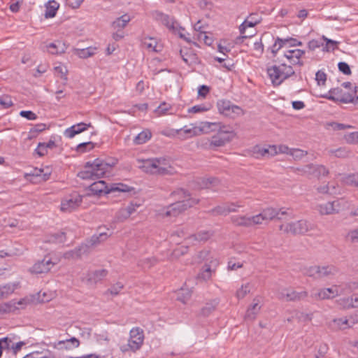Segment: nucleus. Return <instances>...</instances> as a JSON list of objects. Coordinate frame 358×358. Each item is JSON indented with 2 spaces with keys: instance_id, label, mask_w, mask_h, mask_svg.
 <instances>
[{
  "instance_id": "nucleus-14",
  "label": "nucleus",
  "mask_w": 358,
  "mask_h": 358,
  "mask_svg": "<svg viewBox=\"0 0 358 358\" xmlns=\"http://www.w3.org/2000/svg\"><path fill=\"white\" fill-rule=\"evenodd\" d=\"M304 173L312 175L316 177L321 176H326L329 174V170L323 165L310 164L304 166L302 169Z\"/></svg>"
},
{
  "instance_id": "nucleus-15",
  "label": "nucleus",
  "mask_w": 358,
  "mask_h": 358,
  "mask_svg": "<svg viewBox=\"0 0 358 358\" xmlns=\"http://www.w3.org/2000/svg\"><path fill=\"white\" fill-rule=\"evenodd\" d=\"M262 213L265 221L272 220L275 218L282 220L283 215H288L287 211L284 208L276 209L271 207L263 209Z\"/></svg>"
},
{
  "instance_id": "nucleus-24",
  "label": "nucleus",
  "mask_w": 358,
  "mask_h": 358,
  "mask_svg": "<svg viewBox=\"0 0 358 358\" xmlns=\"http://www.w3.org/2000/svg\"><path fill=\"white\" fill-rule=\"evenodd\" d=\"M26 303L24 300H20L17 302L10 301L0 306V311L3 312H13L17 309L22 308L23 305Z\"/></svg>"
},
{
  "instance_id": "nucleus-58",
  "label": "nucleus",
  "mask_w": 358,
  "mask_h": 358,
  "mask_svg": "<svg viewBox=\"0 0 358 358\" xmlns=\"http://www.w3.org/2000/svg\"><path fill=\"white\" fill-rule=\"evenodd\" d=\"M323 40L326 41L325 46L323 47V50L329 51L330 50H334L336 48V45L338 44L337 41L328 39L323 36Z\"/></svg>"
},
{
  "instance_id": "nucleus-28",
  "label": "nucleus",
  "mask_w": 358,
  "mask_h": 358,
  "mask_svg": "<svg viewBox=\"0 0 358 358\" xmlns=\"http://www.w3.org/2000/svg\"><path fill=\"white\" fill-rule=\"evenodd\" d=\"M331 203L334 208V214L348 209L350 206V203L344 198L336 199L334 201H331Z\"/></svg>"
},
{
  "instance_id": "nucleus-61",
  "label": "nucleus",
  "mask_w": 358,
  "mask_h": 358,
  "mask_svg": "<svg viewBox=\"0 0 358 358\" xmlns=\"http://www.w3.org/2000/svg\"><path fill=\"white\" fill-rule=\"evenodd\" d=\"M315 80L319 85H324L327 80V75L324 71H318L315 74Z\"/></svg>"
},
{
  "instance_id": "nucleus-43",
  "label": "nucleus",
  "mask_w": 358,
  "mask_h": 358,
  "mask_svg": "<svg viewBox=\"0 0 358 358\" xmlns=\"http://www.w3.org/2000/svg\"><path fill=\"white\" fill-rule=\"evenodd\" d=\"M251 285L249 282L242 285L241 287L236 291V297L238 299H243L248 294L250 293Z\"/></svg>"
},
{
  "instance_id": "nucleus-17",
  "label": "nucleus",
  "mask_w": 358,
  "mask_h": 358,
  "mask_svg": "<svg viewBox=\"0 0 358 358\" xmlns=\"http://www.w3.org/2000/svg\"><path fill=\"white\" fill-rule=\"evenodd\" d=\"M142 46L148 51L159 52L162 50V45L157 42V38L144 36L141 40Z\"/></svg>"
},
{
  "instance_id": "nucleus-9",
  "label": "nucleus",
  "mask_w": 358,
  "mask_h": 358,
  "mask_svg": "<svg viewBox=\"0 0 358 358\" xmlns=\"http://www.w3.org/2000/svg\"><path fill=\"white\" fill-rule=\"evenodd\" d=\"M217 107L220 114L230 118H235L243 114L241 107L233 104L229 100H219L217 103Z\"/></svg>"
},
{
  "instance_id": "nucleus-4",
  "label": "nucleus",
  "mask_w": 358,
  "mask_h": 358,
  "mask_svg": "<svg viewBox=\"0 0 358 358\" xmlns=\"http://www.w3.org/2000/svg\"><path fill=\"white\" fill-rule=\"evenodd\" d=\"M89 189L95 195L104 193L106 194H115V196H120V194H130L131 192L135 193V189L126 184L119 182L107 185L103 180H98L93 182L89 187Z\"/></svg>"
},
{
  "instance_id": "nucleus-30",
  "label": "nucleus",
  "mask_w": 358,
  "mask_h": 358,
  "mask_svg": "<svg viewBox=\"0 0 358 358\" xmlns=\"http://www.w3.org/2000/svg\"><path fill=\"white\" fill-rule=\"evenodd\" d=\"M234 206H236L234 203L217 206L213 208L210 210V212L213 215H227L230 212L236 210L235 208H234Z\"/></svg>"
},
{
  "instance_id": "nucleus-23",
  "label": "nucleus",
  "mask_w": 358,
  "mask_h": 358,
  "mask_svg": "<svg viewBox=\"0 0 358 358\" xmlns=\"http://www.w3.org/2000/svg\"><path fill=\"white\" fill-rule=\"evenodd\" d=\"M108 274L106 269L90 271L87 274V280L91 284H96L101 281Z\"/></svg>"
},
{
  "instance_id": "nucleus-50",
  "label": "nucleus",
  "mask_w": 358,
  "mask_h": 358,
  "mask_svg": "<svg viewBox=\"0 0 358 358\" xmlns=\"http://www.w3.org/2000/svg\"><path fill=\"white\" fill-rule=\"evenodd\" d=\"M345 184L352 186H358V177L355 174L348 175L343 178Z\"/></svg>"
},
{
  "instance_id": "nucleus-29",
  "label": "nucleus",
  "mask_w": 358,
  "mask_h": 358,
  "mask_svg": "<svg viewBox=\"0 0 358 358\" xmlns=\"http://www.w3.org/2000/svg\"><path fill=\"white\" fill-rule=\"evenodd\" d=\"M131 20L130 17L125 14L122 15L121 17L117 18L112 23V27L113 29L120 31H122L127 24V23Z\"/></svg>"
},
{
  "instance_id": "nucleus-38",
  "label": "nucleus",
  "mask_w": 358,
  "mask_h": 358,
  "mask_svg": "<svg viewBox=\"0 0 358 358\" xmlns=\"http://www.w3.org/2000/svg\"><path fill=\"white\" fill-rule=\"evenodd\" d=\"M108 238V234L106 233H100L99 235L94 234L93 235L90 240H87L85 244L89 245V248L91 246L95 245L105 240Z\"/></svg>"
},
{
  "instance_id": "nucleus-49",
  "label": "nucleus",
  "mask_w": 358,
  "mask_h": 358,
  "mask_svg": "<svg viewBox=\"0 0 358 358\" xmlns=\"http://www.w3.org/2000/svg\"><path fill=\"white\" fill-rule=\"evenodd\" d=\"M54 70H55V73L59 75L62 79L64 80L65 81H66L68 80V78H67L68 70L65 66L61 65V64L59 66H56L54 67Z\"/></svg>"
},
{
  "instance_id": "nucleus-51",
  "label": "nucleus",
  "mask_w": 358,
  "mask_h": 358,
  "mask_svg": "<svg viewBox=\"0 0 358 358\" xmlns=\"http://www.w3.org/2000/svg\"><path fill=\"white\" fill-rule=\"evenodd\" d=\"M190 297L191 292L189 290L182 289L178 294L177 299L183 303H186Z\"/></svg>"
},
{
  "instance_id": "nucleus-47",
  "label": "nucleus",
  "mask_w": 358,
  "mask_h": 358,
  "mask_svg": "<svg viewBox=\"0 0 358 358\" xmlns=\"http://www.w3.org/2000/svg\"><path fill=\"white\" fill-rule=\"evenodd\" d=\"M15 289L14 285H6L0 287V299L7 297Z\"/></svg>"
},
{
  "instance_id": "nucleus-60",
  "label": "nucleus",
  "mask_w": 358,
  "mask_h": 358,
  "mask_svg": "<svg viewBox=\"0 0 358 358\" xmlns=\"http://www.w3.org/2000/svg\"><path fill=\"white\" fill-rule=\"evenodd\" d=\"M171 108L170 104L163 102L156 109L155 112L159 115H165L166 112Z\"/></svg>"
},
{
  "instance_id": "nucleus-19",
  "label": "nucleus",
  "mask_w": 358,
  "mask_h": 358,
  "mask_svg": "<svg viewBox=\"0 0 358 358\" xmlns=\"http://www.w3.org/2000/svg\"><path fill=\"white\" fill-rule=\"evenodd\" d=\"M82 202V197L79 195H76L71 199H66L62 201L61 210L62 211H69L76 209Z\"/></svg>"
},
{
  "instance_id": "nucleus-48",
  "label": "nucleus",
  "mask_w": 358,
  "mask_h": 358,
  "mask_svg": "<svg viewBox=\"0 0 358 358\" xmlns=\"http://www.w3.org/2000/svg\"><path fill=\"white\" fill-rule=\"evenodd\" d=\"M329 153L334 155L336 157L345 158L349 156L350 152L345 148H339L336 150H331Z\"/></svg>"
},
{
  "instance_id": "nucleus-5",
  "label": "nucleus",
  "mask_w": 358,
  "mask_h": 358,
  "mask_svg": "<svg viewBox=\"0 0 358 358\" xmlns=\"http://www.w3.org/2000/svg\"><path fill=\"white\" fill-rule=\"evenodd\" d=\"M139 168L146 173L164 176L171 173V166L166 158L155 157L142 160Z\"/></svg>"
},
{
  "instance_id": "nucleus-31",
  "label": "nucleus",
  "mask_w": 358,
  "mask_h": 358,
  "mask_svg": "<svg viewBox=\"0 0 358 358\" xmlns=\"http://www.w3.org/2000/svg\"><path fill=\"white\" fill-rule=\"evenodd\" d=\"M220 183V180L215 178H200L198 184L201 189L213 188Z\"/></svg>"
},
{
  "instance_id": "nucleus-40",
  "label": "nucleus",
  "mask_w": 358,
  "mask_h": 358,
  "mask_svg": "<svg viewBox=\"0 0 358 358\" xmlns=\"http://www.w3.org/2000/svg\"><path fill=\"white\" fill-rule=\"evenodd\" d=\"M231 222L237 226L251 227L250 217L247 216H233L231 217Z\"/></svg>"
},
{
  "instance_id": "nucleus-1",
  "label": "nucleus",
  "mask_w": 358,
  "mask_h": 358,
  "mask_svg": "<svg viewBox=\"0 0 358 358\" xmlns=\"http://www.w3.org/2000/svg\"><path fill=\"white\" fill-rule=\"evenodd\" d=\"M171 196L177 201L163 210L162 215L164 217H176L199 203V199L192 198L188 192L182 188H178L173 191L171 194Z\"/></svg>"
},
{
  "instance_id": "nucleus-3",
  "label": "nucleus",
  "mask_w": 358,
  "mask_h": 358,
  "mask_svg": "<svg viewBox=\"0 0 358 358\" xmlns=\"http://www.w3.org/2000/svg\"><path fill=\"white\" fill-rule=\"evenodd\" d=\"M111 169L112 166L110 164L96 158L92 162H86L84 169L79 171L77 176L83 180H96L104 177Z\"/></svg>"
},
{
  "instance_id": "nucleus-18",
  "label": "nucleus",
  "mask_w": 358,
  "mask_h": 358,
  "mask_svg": "<svg viewBox=\"0 0 358 358\" xmlns=\"http://www.w3.org/2000/svg\"><path fill=\"white\" fill-rule=\"evenodd\" d=\"M91 127V124H86L84 122H80L76 124L71 126V127L66 129L64 131V136L67 138H72L76 134H79L85 130L87 129L88 127Z\"/></svg>"
},
{
  "instance_id": "nucleus-46",
  "label": "nucleus",
  "mask_w": 358,
  "mask_h": 358,
  "mask_svg": "<svg viewBox=\"0 0 358 358\" xmlns=\"http://www.w3.org/2000/svg\"><path fill=\"white\" fill-rule=\"evenodd\" d=\"M66 241V234L63 231L55 233L50 236L49 242L55 243H64Z\"/></svg>"
},
{
  "instance_id": "nucleus-41",
  "label": "nucleus",
  "mask_w": 358,
  "mask_h": 358,
  "mask_svg": "<svg viewBox=\"0 0 358 358\" xmlns=\"http://www.w3.org/2000/svg\"><path fill=\"white\" fill-rule=\"evenodd\" d=\"M318 266L315 265L308 267H305L303 270V273L304 275L307 276L318 279Z\"/></svg>"
},
{
  "instance_id": "nucleus-21",
  "label": "nucleus",
  "mask_w": 358,
  "mask_h": 358,
  "mask_svg": "<svg viewBox=\"0 0 358 358\" xmlns=\"http://www.w3.org/2000/svg\"><path fill=\"white\" fill-rule=\"evenodd\" d=\"M89 252V245L87 244H81L80 246L75 249L68 251L64 253V257L66 259L79 258L82 255Z\"/></svg>"
},
{
  "instance_id": "nucleus-39",
  "label": "nucleus",
  "mask_w": 358,
  "mask_h": 358,
  "mask_svg": "<svg viewBox=\"0 0 358 358\" xmlns=\"http://www.w3.org/2000/svg\"><path fill=\"white\" fill-rule=\"evenodd\" d=\"M317 210L322 215L334 214V208L331 202L319 204L317 206Z\"/></svg>"
},
{
  "instance_id": "nucleus-34",
  "label": "nucleus",
  "mask_w": 358,
  "mask_h": 358,
  "mask_svg": "<svg viewBox=\"0 0 358 358\" xmlns=\"http://www.w3.org/2000/svg\"><path fill=\"white\" fill-rule=\"evenodd\" d=\"M152 137V133L150 130L145 129L139 133L134 139L136 145L143 144L150 140Z\"/></svg>"
},
{
  "instance_id": "nucleus-7",
  "label": "nucleus",
  "mask_w": 358,
  "mask_h": 358,
  "mask_svg": "<svg viewBox=\"0 0 358 358\" xmlns=\"http://www.w3.org/2000/svg\"><path fill=\"white\" fill-rule=\"evenodd\" d=\"M152 17L156 21L166 27L173 34H178L180 38L188 41L183 34L185 29L180 27L173 17L159 10L154 11L152 13Z\"/></svg>"
},
{
  "instance_id": "nucleus-26",
  "label": "nucleus",
  "mask_w": 358,
  "mask_h": 358,
  "mask_svg": "<svg viewBox=\"0 0 358 358\" xmlns=\"http://www.w3.org/2000/svg\"><path fill=\"white\" fill-rule=\"evenodd\" d=\"M256 24H254V22H252V21H250L247 18L243 21V22L240 25L239 27V31L241 34V36L238 37L236 38V43L243 42V40L244 38H247L248 37H252V34L250 35H245V29L248 27H254Z\"/></svg>"
},
{
  "instance_id": "nucleus-8",
  "label": "nucleus",
  "mask_w": 358,
  "mask_h": 358,
  "mask_svg": "<svg viewBox=\"0 0 358 358\" xmlns=\"http://www.w3.org/2000/svg\"><path fill=\"white\" fill-rule=\"evenodd\" d=\"M143 341L144 333L143 329L139 327H134L130 330L128 343L121 345L120 350L123 353L129 351L136 352L141 348Z\"/></svg>"
},
{
  "instance_id": "nucleus-44",
  "label": "nucleus",
  "mask_w": 358,
  "mask_h": 358,
  "mask_svg": "<svg viewBox=\"0 0 358 358\" xmlns=\"http://www.w3.org/2000/svg\"><path fill=\"white\" fill-rule=\"evenodd\" d=\"M343 92V90L341 88H334L329 90V95H325L324 97L337 101L336 98H341Z\"/></svg>"
},
{
  "instance_id": "nucleus-27",
  "label": "nucleus",
  "mask_w": 358,
  "mask_h": 358,
  "mask_svg": "<svg viewBox=\"0 0 358 358\" xmlns=\"http://www.w3.org/2000/svg\"><path fill=\"white\" fill-rule=\"evenodd\" d=\"M260 310V306L259 305V301L255 299L253 300V304L249 307L246 311L245 319L247 320H254Z\"/></svg>"
},
{
  "instance_id": "nucleus-36",
  "label": "nucleus",
  "mask_w": 358,
  "mask_h": 358,
  "mask_svg": "<svg viewBox=\"0 0 358 358\" xmlns=\"http://www.w3.org/2000/svg\"><path fill=\"white\" fill-rule=\"evenodd\" d=\"M95 50L96 48L92 47H88L87 48L83 49H76L75 55H76L80 58L86 59L94 55L95 53Z\"/></svg>"
},
{
  "instance_id": "nucleus-64",
  "label": "nucleus",
  "mask_w": 358,
  "mask_h": 358,
  "mask_svg": "<svg viewBox=\"0 0 358 358\" xmlns=\"http://www.w3.org/2000/svg\"><path fill=\"white\" fill-rule=\"evenodd\" d=\"M338 69L341 72H342L345 75H350L351 70L350 66L344 62H341L338 64Z\"/></svg>"
},
{
  "instance_id": "nucleus-2",
  "label": "nucleus",
  "mask_w": 358,
  "mask_h": 358,
  "mask_svg": "<svg viewBox=\"0 0 358 358\" xmlns=\"http://www.w3.org/2000/svg\"><path fill=\"white\" fill-rule=\"evenodd\" d=\"M203 130L204 133L217 132L210 140V145L214 148L224 146L236 136V133L230 125L223 124L221 122H203Z\"/></svg>"
},
{
  "instance_id": "nucleus-16",
  "label": "nucleus",
  "mask_w": 358,
  "mask_h": 358,
  "mask_svg": "<svg viewBox=\"0 0 358 358\" xmlns=\"http://www.w3.org/2000/svg\"><path fill=\"white\" fill-rule=\"evenodd\" d=\"M304 54V50L294 49L287 51L285 52L284 56L288 59L291 64H297L301 66L303 65V62L301 60V58Z\"/></svg>"
},
{
  "instance_id": "nucleus-54",
  "label": "nucleus",
  "mask_w": 358,
  "mask_h": 358,
  "mask_svg": "<svg viewBox=\"0 0 358 358\" xmlns=\"http://www.w3.org/2000/svg\"><path fill=\"white\" fill-rule=\"evenodd\" d=\"M188 248L185 246H179L177 248L174 249L172 252V257L173 258H179L180 257L184 255L187 252Z\"/></svg>"
},
{
  "instance_id": "nucleus-52",
  "label": "nucleus",
  "mask_w": 358,
  "mask_h": 358,
  "mask_svg": "<svg viewBox=\"0 0 358 358\" xmlns=\"http://www.w3.org/2000/svg\"><path fill=\"white\" fill-rule=\"evenodd\" d=\"M355 93H356V90L355 91L354 93L343 92L341 98H336L337 101H340V102L345 103L353 102L354 94H355Z\"/></svg>"
},
{
  "instance_id": "nucleus-56",
  "label": "nucleus",
  "mask_w": 358,
  "mask_h": 358,
  "mask_svg": "<svg viewBox=\"0 0 358 358\" xmlns=\"http://www.w3.org/2000/svg\"><path fill=\"white\" fill-rule=\"evenodd\" d=\"M197 38L199 41H203L208 45H210L213 42V38L207 36L205 31H201V33H198Z\"/></svg>"
},
{
  "instance_id": "nucleus-55",
  "label": "nucleus",
  "mask_w": 358,
  "mask_h": 358,
  "mask_svg": "<svg viewBox=\"0 0 358 358\" xmlns=\"http://www.w3.org/2000/svg\"><path fill=\"white\" fill-rule=\"evenodd\" d=\"M11 97L8 95H3L0 97V105L3 108H8L13 106Z\"/></svg>"
},
{
  "instance_id": "nucleus-11",
  "label": "nucleus",
  "mask_w": 358,
  "mask_h": 358,
  "mask_svg": "<svg viewBox=\"0 0 358 358\" xmlns=\"http://www.w3.org/2000/svg\"><path fill=\"white\" fill-rule=\"evenodd\" d=\"M310 229V224L306 220H301L296 222L287 223L285 233H291L293 235L305 234Z\"/></svg>"
},
{
  "instance_id": "nucleus-22",
  "label": "nucleus",
  "mask_w": 358,
  "mask_h": 358,
  "mask_svg": "<svg viewBox=\"0 0 358 358\" xmlns=\"http://www.w3.org/2000/svg\"><path fill=\"white\" fill-rule=\"evenodd\" d=\"M318 279L331 278L338 273V269L334 265L318 266Z\"/></svg>"
},
{
  "instance_id": "nucleus-13",
  "label": "nucleus",
  "mask_w": 358,
  "mask_h": 358,
  "mask_svg": "<svg viewBox=\"0 0 358 358\" xmlns=\"http://www.w3.org/2000/svg\"><path fill=\"white\" fill-rule=\"evenodd\" d=\"M339 295L337 285H333L329 288H324L317 291H313L311 297L315 299H329Z\"/></svg>"
},
{
  "instance_id": "nucleus-37",
  "label": "nucleus",
  "mask_w": 358,
  "mask_h": 358,
  "mask_svg": "<svg viewBox=\"0 0 358 358\" xmlns=\"http://www.w3.org/2000/svg\"><path fill=\"white\" fill-rule=\"evenodd\" d=\"M337 287L339 290V295L348 294L357 287V284L356 282H348L337 285Z\"/></svg>"
},
{
  "instance_id": "nucleus-35",
  "label": "nucleus",
  "mask_w": 358,
  "mask_h": 358,
  "mask_svg": "<svg viewBox=\"0 0 358 358\" xmlns=\"http://www.w3.org/2000/svg\"><path fill=\"white\" fill-rule=\"evenodd\" d=\"M213 270L208 264H205L201 271L197 275V280L200 281H207L210 279Z\"/></svg>"
},
{
  "instance_id": "nucleus-20",
  "label": "nucleus",
  "mask_w": 358,
  "mask_h": 358,
  "mask_svg": "<svg viewBox=\"0 0 358 358\" xmlns=\"http://www.w3.org/2000/svg\"><path fill=\"white\" fill-rule=\"evenodd\" d=\"M183 131L184 134L187 135V137H193L200 135L201 133H204L203 130V122L201 123L200 127H196L193 124L189 125H185L182 129L176 131L177 134Z\"/></svg>"
},
{
  "instance_id": "nucleus-59",
  "label": "nucleus",
  "mask_w": 358,
  "mask_h": 358,
  "mask_svg": "<svg viewBox=\"0 0 358 358\" xmlns=\"http://www.w3.org/2000/svg\"><path fill=\"white\" fill-rule=\"evenodd\" d=\"M124 285L121 282H117L113 285L110 289L107 290V293L109 292L110 294L116 296L123 289Z\"/></svg>"
},
{
  "instance_id": "nucleus-12",
  "label": "nucleus",
  "mask_w": 358,
  "mask_h": 358,
  "mask_svg": "<svg viewBox=\"0 0 358 358\" xmlns=\"http://www.w3.org/2000/svg\"><path fill=\"white\" fill-rule=\"evenodd\" d=\"M55 265L50 258L44 257L41 260L37 261L31 268L29 271L34 274L46 273L50 271Z\"/></svg>"
},
{
  "instance_id": "nucleus-33",
  "label": "nucleus",
  "mask_w": 358,
  "mask_h": 358,
  "mask_svg": "<svg viewBox=\"0 0 358 358\" xmlns=\"http://www.w3.org/2000/svg\"><path fill=\"white\" fill-rule=\"evenodd\" d=\"M353 301L355 302L358 301V297L355 296V298L352 297H343L337 300V303L340 308L343 309H349L350 308L356 307L353 304Z\"/></svg>"
},
{
  "instance_id": "nucleus-63",
  "label": "nucleus",
  "mask_w": 358,
  "mask_h": 358,
  "mask_svg": "<svg viewBox=\"0 0 358 358\" xmlns=\"http://www.w3.org/2000/svg\"><path fill=\"white\" fill-rule=\"evenodd\" d=\"M130 216V214L125 208H121L117 213L116 217L118 221H124Z\"/></svg>"
},
{
  "instance_id": "nucleus-62",
  "label": "nucleus",
  "mask_w": 358,
  "mask_h": 358,
  "mask_svg": "<svg viewBox=\"0 0 358 358\" xmlns=\"http://www.w3.org/2000/svg\"><path fill=\"white\" fill-rule=\"evenodd\" d=\"M346 241L350 243H356L358 241V229H354L350 231L346 237Z\"/></svg>"
},
{
  "instance_id": "nucleus-6",
  "label": "nucleus",
  "mask_w": 358,
  "mask_h": 358,
  "mask_svg": "<svg viewBox=\"0 0 358 358\" xmlns=\"http://www.w3.org/2000/svg\"><path fill=\"white\" fill-rule=\"evenodd\" d=\"M267 73L272 84L274 86H279L284 80L295 75V71L291 65L281 64L267 68Z\"/></svg>"
},
{
  "instance_id": "nucleus-53",
  "label": "nucleus",
  "mask_w": 358,
  "mask_h": 358,
  "mask_svg": "<svg viewBox=\"0 0 358 358\" xmlns=\"http://www.w3.org/2000/svg\"><path fill=\"white\" fill-rule=\"evenodd\" d=\"M94 148V143L92 142H85L78 145L76 150L79 152H85L91 150Z\"/></svg>"
},
{
  "instance_id": "nucleus-25",
  "label": "nucleus",
  "mask_w": 358,
  "mask_h": 358,
  "mask_svg": "<svg viewBox=\"0 0 358 358\" xmlns=\"http://www.w3.org/2000/svg\"><path fill=\"white\" fill-rule=\"evenodd\" d=\"M276 147L275 145H270L268 148L256 147L255 148V153L257 157H272L277 154Z\"/></svg>"
},
{
  "instance_id": "nucleus-32",
  "label": "nucleus",
  "mask_w": 358,
  "mask_h": 358,
  "mask_svg": "<svg viewBox=\"0 0 358 358\" xmlns=\"http://www.w3.org/2000/svg\"><path fill=\"white\" fill-rule=\"evenodd\" d=\"M219 303L217 299L207 302L201 309L200 314L204 317L210 315L216 308Z\"/></svg>"
},
{
  "instance_id": "nucleus-10",
  "label": "nucleus",
  "mask_w": 358,
  "mask_h": 358,
  "mask_svg": "<svg viewBox=\"0 0 358 358\" xmlns=\"http://www.w3.org/2000/svg\"><path fill=\"white\" fill-rule=\"evenodd\" d=\"M308 296L306 291L296 292L294 289L285 288L278 293V298L286 301H299Z\"/></svg>"
},
{
  "instance_id": "nucleus-42",
  "label": "nucleus",
  "mask_w": 358,
  "mask_h": 358,
  "mask_svg": "<svg viewBox=\"0 0 358 358\" xmlns=\"http://www.w3.org/2000/svg\"><path fill=\"white\" fill-rule=\"evenodd\" d=\"M213 236V233L210 231H201L191 237L198 241H206Z\"/></svg>"
},
{
  "instance_id": "nucleus-57",
  "label": "nucleus",
  "mask_w": 358,
  "mask_h": 358,
  "mask_svg": "<svg viewBox=\"0 0 358 358\" xmlns=\"http://www.w3.org/2000/svg\"><path fill=\"white\" fill-rule=\"evenodd\" d=\"M250 221L251 222V227L257 224H261L265 221L262 212L256 215L250 216Z\"/></svg>"
},
{
  "instance_id": "nucleus-45",
  "label": "nucleus",
  "mask_w": 358,
  "mask_h": 358,
  "mask_svg": "<svg viewBox=\"0 0 358 358\" xmlns=\"http://www.w3.org/2000/svg\"><path fill=\"white\" fill-rule=\"evenodd\" d=\"M52 3V5L50 4L46 7L45 13V17L46 18H51L56 15L59 5L55 1H53Z\"/></svg>"
}]
</instances>
